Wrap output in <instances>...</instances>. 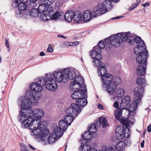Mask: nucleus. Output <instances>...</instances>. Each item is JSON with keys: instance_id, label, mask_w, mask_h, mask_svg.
Instances as JSON below:
<instances>
[{"instance_id": "obj_62", "label": "nucleus", "mask_w": 151, "mask_h": 151, "mask_svg": "<svg viewBox=\"0 0 151 151\" xmlns=\"http://www.w3.org/2000/svg\"><path fill=\"white\" fill-rule=\"evenodd\" d=\"M72 43V44L73 45H73L76 46V45H78L79 44V42H78V41H75V42H73Z\"/></svg>"}, {"instance_id": "obj_22", "label": "nucleus", "mask_w": 151, "mask_h": 151, "mask_svg": "<svg viewBox=\"0 0 151 151\" xmlns=\"http://www.w3.org/2000/svg\"><path fill=\"white\" fill-rule=\"evenodd\" d=\"M147 62L145 63L142 64L144 65H139L137 68L136 71V73L137 75L139 76H143L145 73L146 70Z\"/></svg>"}, {"instance_id": "obj_34", "label": "nucleus", "mask_w": 151, "mask_h": 151, "mask_svg": "<svg viewBox=\"0 0 151 151\" xmlns=\"http://www.w3.org/2000/svg\"><path fill=\"white\" fill-rule=\"evenodd\" d=\"M139 104L138 101L135 100L133 102H131L129 105V111L132 112L135 111L138 104Z\"/></svg>"}, {"instance_id": "obj_1", "label": "nucleus", "mask_w": 151, "mask_h": 151, "mask_svg": "<svg viewBox=\"0 0 151 151\" xmlns=\"http://www.w3.org/2000/svg\"><path fill=\"white\" fill-rule=\"evenodd\" d=\"M44 115V112L41 109H35L27 110H22L20 111V114L18 117V120L22 122V127L23 128L28 127L32 130L36 129H32L30 126H34V121L40 120L42 122L40 118Z\"/></svg>"}, {"instance_id": "obj_24", "label": "nucleus", "mask_w": 151, "mask_h": 151, "mask_svg": "<svg viewBox=\"0 0 151 151\" xmlns=\"http://www.w3.org/2000/svg\"><path fill=\"white\" fill-rule=\"evenodd\" d=\"M82 137L84 141L83 142L82 141H81V142L82 144L86 143L88 140H90L93 137V135L90 132L86 131L83 134Z\"/></svg>"}, {"instance_id": "obj_31", "label": "nucleus", "mask_w": 151, "mask_h": 151, "mask_svg": "<svg viewBox=\"0 0 151 151\" xmlns=\"http://www.w3.org/2000/svg\"><path fill=\"white\" fill-rule=\"evenodd\" d=\"M87 96H85V98H80L78 100H76L77 104L81 108L80 106H84L86 105L87 103V101L84 99L87 98Z\"/></svg>"}, {"instance_id": "obj_37", "label": "nucleus", "mask_w": 151, "mask_h": 151, "mask_svg": "<svg viewBox=\"0 0 151 151\" xmlns=\"http://www.w3.org/2000/svg\"><path fill=\"white\" fill-rule=\"evenodd\" d=\"M98 74L101 77L106 74L107 70L104 66H101L99 68Z\"/></svg>"}, {"instance_id": "obj_41", "label": "nucleus", "mask_w": 151, "mask_h": 151, "mask_svg": "<svg viewBox=\"0 0 151 151\" xmlns=\"http://www.w3.org/2000/svg\"><path fill=\"white\" fill-rule=\"evenodd\" d=\"M29 14L31 17H37L38 16L39 12L36 9L33 8L31 9Z\"/></svg>"}, {"instance_id": "obj_44", "label": "nucleus", "mask_w": 151, "mask_h": 151, "mask_svg": "<svg viewBox=\"0 0 151 151\" xmlns=\"http://www.w3.org/2000/svg\"><path fill=\"white\" fill-rule=\"evenodd\" d=\"M96 125L95 124H93L88 127V130L90 133H94L97 131Z\"/></svg>"}, {"instance_id": "obj_40", "label": "nucleus", "mask_w": 151, "mask_h": 151, "mask_svg": "<svg viewBox=\"0 0 151 151\" xmlns=\"http://www.w3.org/2000/svg\"><path fill=\"white\" fill-rule=\"evenodd\" d=\"M111 37H112V38L111 37V42L112 41L113 42L116 43H119L120 42L121 40V35L120 33H118L115 35L113 37L112 36Z\"/></svg>"}, {"instance_id": "obj_12", "label": "nucleus", "mask_w": 151, "mask_h": 151, "mask_svg": "<svg viewBox=\"0 0 151 151\" xmlns=\"http://www.w3.org/2000/svg\"><path fill=\"white\" fill-rule=\"evenodd\" d=\"M87 91L86 88L81 89L79 91H75L71 95V97L74 99L78 100L80 98H85L86 96V92Z\"/></svg>"}, {"instance_id": "obj_4", "label": "nucleus", "mask_w": 151, "mask_h": 151, "mask_svg": "<svg viewBox=\"0 0 151 151\" xmlns=\"http://www.w3.org/2000/svg\"><path fill=\"white\" fill-rule=\"evenodd\" d=\"M123 124V127H118L116 131V135L118 139L126 140L128 139L130 136V131L128 128L130 125V122L127 120L121 122Z\"/></svg>"}, {"instance_id": "obj_15", "label": "nucleus", "mask_w": 151, "mask_h": 151, "mask_svg": "<svg viewBox=\"0 0 151 151\" xmlns=\"http://www.w3.org/2000/svg\"><path fill=\"white\" fill-rule=\"evenodd\" d=\"M42 4H40L38 7V11L39 13H44L46 11H48L49 14L52 13L53 10V8H50V9H48V6L45 3H42Z\"/></svg>"}, {"instance_id": "obj_58", "label": "nucleus", "mask_w": 151, "mask_h": 151, "mask_svg": "<svg viewBox=\"0 0 151 151\" xmlns=\"http://www.w3.org/2000/svg\"><path fill=\"white\" fill-rule=\"evenodd\" d=\"M60 4V2L58 1H57L55 4V8L56 9H58Z\"/></svg>"}, {"instance_id": "obj_61", "label": "nucleus", "mask_w": 151, "mask_h": 151, "mask_svg": "<svg viewBox=\"0 0 151 151\" xmlns=\"http://www.w3.org/2000/svg\"><path fill=\"white\" fill-rule=\"evenodd\" d=\"M98 107L101 110H102L104 109V108L103 106L101 104H98Z\"/></svg>"}, {"instance_id": "obj_45", "label": "nucleus", "mask_w": 151, "mask_h": 151, "mask_svg": "<svg viewBox=\"0 0 151 151\" xmlns=\"http://www.w3.org/2000/svg\"><path fill=\"white\" fill-rule=\"evenodd\" d=\"M27 6L26 3L20 2L18 4V9L22 11H24L26 9Z\"/></svg>"}, {"instance_id": "obj_36", "label": "nucleus", "mask_w": 151, "mask_h": 151, "mask_svg": "<svg viewBox=\"0 0 151 151\" xmlns=\"http://www.w3.org/2000/svg\"><path fill=\"white\" fill-rule=\"evenodd\" d=\"M104 8L107 11L108 10H110L112 8L113 5L111 4L110 1L108 0H105L102 3Z\"/></svg>"}, {"instance_id": "obj_6", "label": "nucleus", "mask_w": 151, "mask_h": 151, "mask_svg": "<svg viewBox=\"0 0 151 151\" xmlns=\"http://www.w3.org/2000/svg\"><path fill=\"white\" fill-rule=\"evenodd\" d=\"M81 12L79 11L74 12L72 10L67 11L64 15V19L65 22L69 23L73 21L76 24L80 23L82 20L81 17Z\"/></svg>"}, {"instance_id": "obj_56", "label": "nucleus", "mask_w": 151, "mask_h": 151, "mask_svg": "<svg viewBox=\"0 0 151 151\" xmlns=\"http://www.w3.org/2000/svg\"><path fill=\"white\" fill-rule=\"evenodd\" d=\"M20 145L21 148V150L22 151H24L27 148V147L23 143H20Z\"/></svg>"}, {"instance_id": "obj_30", "label": "nucleus", "mask_w": 151, "mask_h": 151, "mask_svg": "<svg viewBox=\"0 0 151 151\" xmlns=\"http://www.w3.org/2000/svg\"><path fill=\"white\" fill-rule=\"evenodd\" d=\"M53 83L50 84H47V86H45L46 88L48 90L51 91H55L58 87L57 83L56 81H53L52 82Z\"/></svg>"}, {"instance_id": "obj_49", "label": "nucleus", "mask_w": 151, "mask_h": 151, "mask_svg": "<svg viewBox=\"0 0 151 151\" xmlns=\"http://www.w3.org/2000/svg\"><path fill=\"white\" fill-rule=\"evenodd\" d=\"M99 151H116L113 148L109 146L108 148L105 147H102V150H100Z\"/></svg>"}, {"instance_id": "obj_26", "label": "nucleus", "mask_w": 151, "mask_h": 151, "mask_svg": "<svg viewBox=\"0 0 151 151\" xmlns=\"http://www.w3.org/2000/svg\"><path fill=\"white\" fill-rule=\"evenodd\" d=\"M65 69L68 70V72L66 74L68 76V80L69 79L70 80H72L75 78L76 75V70L74 69H69V68H65Z\"/></svg>"}, {"instance_id": "obj_63", "label": "nucleus", "mask_w": 151, "mask_h": 151, "mask_svg": "<svg viewBox=\"0 0 151 151\" xmlns=\"http://www.w3.org/2000/svg\"><path fill=\"white\" fill-rule=\"evenodd\" d=\"M147 131L149 132H150L151 131V125H149L147 126Z\"/></svg>"}, {"instance_id": "obj_11", "label": "nucleus", "mask_w": 151, "mask_h": 151, "mask_svg": "<svg viewBox=\"0 0 151 151\" xmlns=\"http://www.w3.org/2000/svg\"><path fill=\"white\" fill-rule=\"evenodd\" d=\"M102 3H100L96 6L92 12L93 18L96 17L99 14H102L105 13L107 11Z\"/></svg>"}, {"instance_id": "obj_17", "label": "nucleus", "mask_w": 151, "mask_h": 151, "mask_svg": "<svg viewBox=\"0 0 151 151\" xmlns=\"http://www.w3.org/2000/svg\"><path fill=\"white\" fill-rule=\"evenodd\" d=\"M113 77L112 74L107 73L101 77L102 82L103 83L107 85L114 81L113 80Z\"/></svg>"}, {"instance_id": "obj_59", "label": "nucleus", "mask_w": 151, "mask_h": 151, "mask_svg": "<svg viewBox=\"0 0 151 151\" xmlns=\"http://www.w3.org/2000/svg\"><path fill=\"white\" fill-rule=\"evenodd\" d=\"M113 106L115 108H118L119 106V103L117 101H115L114 103Z\"/></svg>"}, {"instance_id": "obj_64", "label": "nucleus", "mask_w": 151, "mask_h": 151, "mask_svg": "<svg viewBox=\"0 0 151 151\" xmlns=\"http://www.w3.org/2000/svg\"><path fill=\"white\" fill-rule=\"evenodd\" d=\"M144 140H143L142 141L141 143V147L142 148H143L144 147Z\"/></svg>"}, {"instance_id": "obj_42", "label": "nucleus", "mask_w": 151, "mask_h": 151, "mask_svg": "<svg viewBox=\"0 0 151 151\" xmlns=\"http://www.w3.org/2000/svg\"><path fill=\"white\" fill-rule=\"evenodd\" d=\"M114 115L117 120H119L121 119V117H122V113L121 109L120 107L115 111Z\"/></svg>"}, {"instance_id": "obj_29", "label": "nucleus", "mask_w": 151, "mask_h": 151, "mask_svg": "<svg viewBox=\"0 0 151 151\" xmlns=\"http://www.w3.org/2000/svg\"><path fill=\"white\" fill-rule=\"evenodd\" d=\"M54 134L58 138L61 137L63 135L64 132L62 129L58 126H56L54 127Z\"/></svg>"}, {"instance_id": "obj_23", "label": "nucleus", "mask_w": 151, "mask_h": 151, "mask_svg": "<svg viewBox=\"0 0 151 151\" xmlns=\"http://www.w3.org/2000/svg\"><path fill=\"white\" fill-rule=\"evenodd\" d=\"M70 87V89L73 91H79L80 89H83V87L80 84L73 81L71 83Z\"/></svg>"}, {"instance_id": "obj_39", "label": "nucleus", "mask_w": 151, "mask_h": 151, "mask_svg": "<svg viewBox=\"0 0 151 151\" xmlns=\"http://www.w3.org/2000/svg\"><path fill=\"white\" fill-rule=\"evenodd\" d=\"M124 147V143L123 141H119L116 145V149L118 150H123Z\"/></svg>"}, {"instance_id": "obj_48", "label": "nucleus", "mask_w": 151, "mask_h": 151, "mask_svg": "<svg viewBox=\"0 0 151 151\" xmlns=\"http://www.w3.org/2000/svg\"><path fill=\"white\" fill-rule=\"evenodd\" d=\"M49 14V15L46 14H42L41 15V18L42 20L44 21H47L51 19V15Z\"/></svg>"}, {"instance_id": "obj_51", "label": "nucleus", "mask_w": 151, "mask_h": 151, "mask_svg": "<svg viewBox=\"0 0 151 151\" xmlns=\"http://www.w3.org/2000/svg\"><path fill=\"white\" fill-rule=\"evenodd\" d=\"M136 3H134V4H132V5L131 7L129 8V11H132L133 9H134L137 6H138V4L140 3L141 2L140 0H138V1L137 0H136Z\"/></svg>"}, {"instance_id": "obj_3", "label": "nucleus", "mask_w": 151, "mask_h": 151, "mask_svg": "<svg viewBox=\"0 0 151 151\" xmlns=\"http://www.w3.org/2000/svg\"><path fill=\"white\" fill-rule=\"evenodd\" d=\"M26 95L28 99L24 96H22L18 99V101L21 104V108L24 109L31 108L32 103H37L41 98L40 94L30 91H27Z\"/></svg>"}, {"instance_id": "obj_28", "label": "nucleus", "mask_w": 151, "mask_h": 151, "mask_svg": "<svg viewBox=\"0 0 151 151\" xmlns=\"http://www.w3.org/2000/svg\"><path fill=\"white\" fill-rule=\"evenodd\" d=\"M125 93V90L123 87H119L116 89L115 94L117 97H122L124 95Z\"/></svg>"}, {"instance_id": "obj_43", "label": "nucleus", "mask_w": 151, "mask_h": 151, "mask_svg": "<svg viewBox=\"0 0 151 151\" xmlns=\"http://www.w3.org/2000/svg\"><path fill=\"white\" fill-rule=\"evenodd\" d=\"M136 82L138 84L143 86H145L147 84L145 79L142 78H138Z\"/></svg>"}, {"instance_id": "obj_38", "label": "nucleus", "mask_w": 151, "mask_h": 151, "mask_svg": "<svg viewBox=\"0 0 151 151\" xmlns=\"http://www.w3.org/2000/svg\"><path fill=\"white\" fill-rule=\"evenodd\" d=\"M74 119V117L66 115L65 116L63 120L67 123L68 125H70Z\"/></svg>"}, {"instance_id": "obj_16", "label": "nucleus", "mask_w": 151, "mask_h": 151, "mask_svg": "<svg viewBox=\"0 0 151 151\" xmlns=\"http://www.w3.org/2000/svg\"><path fill=\"white\" fill-rule=\"evenodd\" d=\"M111 37L112 38V37H110L105 39L104 43L102 41H100L98 44V46H96L98 47V50L100 51L105 47V45H109L111 43Z\"/></svg>"}, {"instance_id": "obj_10", "label": "nucleus", "mask_w": 151, "mask_h": 151, "mask_svg": "<svg viewBox=\"0 0 151 151\" xmlns=\"http://www.w3.org/2000/svg\"><path fill=\"white\" fill-rule=\"evenodd\" d=\"M144 88L141 87H136L134 90V98L135 101H138L139 104H141V99L144 93Z\"/></svg>"}, {"instance_id": "obj_54", "label": "nucleus", "mask_w": 151, "mask_h": 151, "mask_svg": "<svg viewBox=\"0 0 151 151\" xmlns=\"http://www.w3.org/2000/svg\"><path fill=\"white\" fill-rule=\"evenodd\" d=\"M5 45L7 48L8 51L9 52L10 51V48L9 44L7 39H5Z\"/></svg>"}, {"instance_id": "obj_27", "label": "nucleus", "mask_w": 151, "mask_h": 151, "mask_svg": "<svg viewBox=\"0 0 151 151\" xmlns=\"http://www.w3.org/2000/svg\"><path fill=\"white\" fill-rule=\"evenodd\" d=\"M97 126L101 125L103 128L107 127L108 125V124L106 119L104 117H100L99 119V120L96 123Z\"/></svg>"}, {"instance_id": "obj_5", "label": "nucleus", "mask_w": 151, "mask_h": 151, "mask_svg": "<svg viewBox=\"0 0 151 151\" xmlns=\"http://www.w3.org/2000/svg\"><path fill=\"white\" fill-rule=\"evenodd\" d=\"M143 45L136 47L134 49V53L136 55H138L136 58V60L138 64L145 63L148 56V52L146 48H144L145 42L142 41Z\"/></svg>"}, {"instance_id": "obj_21", "label": "nucleus", "mask_w": 151, "mask_h": 151, "mask_svg": "<svg viewBox=\"0 0 151 151\" xmlns=\"http://www.w3.org/2000/svg\"><path fill=\"white\" fill-rule=\"evenodd\" d=\"M108 84V85L106 87L107 92L109 94H113L115 91L116 88V82L113 81Z\"/></svg>"}, {"instance_id": "obj_25", "label": "nucleus", "mask_w": 151, "mask_h": 151, "mask_svg": "<svg viewBox=\"0 0 151 151\" xmlns=\"http://www.w3.org/2000/svg\"><path fill=\"white\" fill-rule=\"evenodd\" d=\"M130 101V98L128 96H125L122 99L120 104V108H123L126 107Z\"/></svg>"}, {"instance_id": "obj_18", "label": "nucleus", "mask_w": 151, "mask_h": 151, "mask_svg": "<svg viewBox=\"0 0 151 151\" xmlns=\"http://www.w3.org/2000/svg\"><path fill=\"white\" fill-rule=\"evenodd\" d=\"M97 46H95L93 48L92 50L91 51L90 56L94 60L96 59H102V57L101 55L98 53L100 51L98 50Z\"/></svg>"}, {"instance_id": "obj_19", "label": "nucleus", "mask_w": 151, "mask_h": 151, "mask_svg": "<svg viewBox=\"0 0 151 151\" xmlns=\"http://www.w3.org/2000/svg\"><path fill=\"white\" fill-rule=\"evenodd\" d=\"M54 76L52 73H49L46 75L45 78H43L44 80V85H45V86H47V84H51L52 82L53 81H55L54 79Z\"/></svg>"}, {"instance_id": "obj_52", "label": "nucleus", "mask_w": 151, "mask_h": 151, "mask_svg": "<svg viewBox=\"0 0 151 151\" xmlns=\"http://www.w3.org/2000/svg\"><path fill=\"white\" fill-rule=\"evenodd\" d=\"M101 59H96L93 60L94 63V65L98 67L101 65L102 62L100 60Z\"/></svg>"}, {"instance_id": "obj_47", "label": "nucleus", "mask_w": 151, "mask_h": 151, "mask_svg": "<svg viewBox=\"0 0 151 151\" xmlns=\"http://www.w3.org/2000/svg\"><path fill=\"white\" fill-rule=\"evenodd\" d=\"M61 15L60 13L58 12H56L54 14L51 15V19L52 20H56L61 18Z\"/></svg>"}, {"instance_id": "obj_57", "label": "nucleus", "mask_w": 151, "mask_h": 151, "mask_svg": "<svg viewBox=\"0 0 151 151\" xmlns=\"http://www.w3.org/2000/svg\"><path fill=\"white\" fill-rule=\"evenodd\" d=\"M47 51L48 52H51L53 51V50L51 46L49 45L47 49Z\"/></svg>"}, {"instance_id": "obj_8", "label": "nucleus", "mask_w": 151, "mask_h": 151, "mask_svg": "<svg viewBox=\"0 0 151 151\" xmlns=\"http://www.w3.org/2000/svg\"><path fill=\"white\" fill-rule=\"evenodd\" d=\"M44 80L43 78H40L35 80V83H32L30 86L32 90H28L35 92L41 95L40 92L42 90V86H44Z\"/></svg>"}, {"instance_id": "obj_13", "label": "nucleus", "mask_w": 151, "mask_h": 151, "mask_svg": "<svg viewBox=\"0 0 151 151\" xmlns=\"http://www.w3.org/2000/svg\"><path fill=\"white\" fill-rule=\"evenodd\" d=\"M121 35V40L123 42L127 41L130 44L133 43L134 37L130 35L129 32L119 33Z\"/></svg>"}, {"instance_id": "obj_2", "label": "nucleus", "mask_w": 151, "mask_h": 151, "mask_svg": "<svg viewBox=\"0 0 151 151\" xmlns=\"http://www.w3.org/2000/svg\"><path fill=\"white\" fill-rule=\"evenodd\" d=\"M34 126H30L31 129H36L31 132V135L33 136H37L42 142L44 144H53L57 139V137L54 134H50L49 130L46 128L40 120L34 121Z\"/></svg>"}, {"instance_id": "obj_14", "label": "nucleus", "mask_w": 151, "mask_h": 151, "mask_svg": "<svg viewBox=\"0 0 151 151\" xmlns=\"http://www.w3.org/2000/svg\"><path fill=\"white\" fill-rule=\"evenodd\" d=\"M81 17L82 18V20L80 22V23H82L83 21L86 22L90 21L92 19V12L91 14L88 10H85L83 14V16L81 13Z\"/></svg>"}, {"instance_id": "obj_60", "label": "nucleus", "mask_w": 151, "mask_h": 151, "mask_svg": "<svg viewBox=\"0 0 151 151\" xmlns=\"http://www.w3.org/2000/svg\"><path fill=\"white\" fill-rule=\"evenodd\" d=\"M65 43L68 46H73V45L72 42H69L68 41H66L65 42Z\"/></svg>"}, {"instance_id": "obj_55", "label": "nucleus", "mask_w": 151, "mask_h": 151, "mask_svg": "<svg viewBox=\"0 0 151 151\" xmlns=\"http://www.w3.org/2000/svg\"><path fill=\"white\" fill-rule=\"evenodd\" d=\"M56 0H46L45 2L47 5H50L53 3Z\"/></svg>"}, {"instance_id": "obj_46", "label": "nucleus", "mask_w": 151, "mask_h": 151, "mask_svg": "<svg viewBox=\"0 0 151 151\" xmlns=\"http://www.w3.org/2000/svg\"><path fill=\"white\" fill-rule=\"evenodd\" d=\"M81 147L82 150L81 151H97L95 149H91L90 146L87 145H84Z\"/></svg>"}, {"instance_id": "obj_32", "label": "nucleus", "mask_w": 151, "mask_h": 151, "mask_svg": "<svg viewBox=\"0 0 151 151\" xmlns=\"http://www.w3.org/2000/svg\"><path fill=\"white\" fill-rule=\"evenodd\" d=\"M121 109L122 113V118H128L130 115V112L129 110L127 108H120Z\"/></svg>"}, {"instance_id": "obj_7", "label": "nucleus", "mask_w": 151, "mask_h": 151, "mask_svg": "<svg viewBox=\"0 0 151 151\" xmlns=\"http://www.w3.org/2000/svg\"><path fill=\"white\" fill-rule=\"evenodd\" d=\"M68 70L64 69L63 70H59L54 71L53 76L56 81L58 82H63L65 83L68 81V76L66 74L68 71Z\"/></svg>"}, {"instance_id": "obj_9", "label": "nucleus", "mask_w": 151, "mask_h": 151, "mask_svg": "<svg viewBox=\"0 0 151 151\" xmlns=\"http://www.w3.org/2000/svg\"><path fill=\"white\" fill-rule=\"evenodd\" d=\"M81 112V108L78 105L72 104L71 106L67 109L65 112L67 115L74 117L77 116Z\"/></svg>"}, {"instance_id": "obj_35", "label": "nucleus", "mask_w": 151, "mask_h": 151, "mask_svg": "<svg viewBox=\"0 0 151 151\" xmlns=\"http://www.w3.org/2000/svg\"><path fill=\"white\" fill-rule=\"evenodd\" d=\"M59 127L64 131L67 129L68 126L67 123L63 119H62L59 121Z\"/></svg>"}, {"instance_id": "obj_50", "label": "nucleus", "mask_w": 151, "mask_h": 151, "mask_svg": "<svg viewBox=\"0 0 151 151\" xmlns=\"http://www.w3.org/2000/svg\"><path fill=\"white\" fill-rule=\"evenodd\" d=\"M15 14L16 16L19 18L22 17L23 15V12L22 11L19 9L16 10Z\"/></svg>"}, {"instance_id": "obj_33", "label": "nucleus", "mask_w": 151, "mask_h": 151, "mask_svg": "<svg viewBox=\"0 0 151 151\" xmlns=\"http://www.w3.org/2000/svg\"><path fill=\"white\" fill-rule=\"evenodd\" d=\"M73 81H76V83L80 84L81 86L83 87V89L84 88H86V86L84 84L83 78L81 75H77Z\"/></svg>"}, {"instance_id": "obj_53", "label": "nucleus", "mask_w": 151, "mask_h": 151, "mask_svg": "<svg viewBox=\"0 0 151 151\" xmlns=\"http://www.w3.org/2000/svg\"><path fill=\"white\" fill-rule=\"evenodd\" d=\"M141 38L138 36L136 37L133 40L136 43H139L141 41Z\"/></svg>"}, {"instance_id": "obj_20", "label": "nucleus", "mask_w": 151, "mask_h": 151, "mask_svg": "<svg viewBox=\"0 0 151 151\" xmlns=\"http://www.w3.org/2000/svg\"><path fill=\"white\" fill-rule=\"evenodd\" d=\"M54 76L52 73H49L46 75L45 78H43L44 80V85H45V86H47V84H51L52 82L53 81H55L54 79Z\"/></svg>"}]
</instances>
